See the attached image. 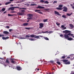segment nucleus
<instances>
[{
    "label": "nucleus",
    "mask_w": 74,
    "mask_h": 74,
    "mask_svg": "<svg viewBox=\"0 0 74 74\" xmlns=\"http://www.w3.org/2000/svg\"><path fill=\"white\" fill-rule=\"evenodd\" d=\"M68 61L69 60H63V62L64 63V64H70V61L68 62Z\"/></svg>",
    "instance_id": "obj_1"
},
{
    "label": "nucleus",
    "mask_w": 74,
    "mask_h": 74,
    "mask_svg": "<svg viewBox=\"0 0 74 74\" xmlns=\"http://www.w3.org/2000/svg\"><path fill=\"white\" fill-rule=\"evenodd\" d=\"M25 10H21L20 11V12H18L17 13V14L18 15H24V14H25V12H25Z\"/></svg>",
    "instance_id": "obj_2"
},
{
    "label": "nucleus",
    "mask_w": 74,
    "mask_h": 74,
    "mask_svg": "<svg viewBox=\"0 0 74 74\" xmlns=\"http://www.w3.org/2000/svg\"><path fill=\"white\" fill-rule=\"evenodd\" d=\"M30 37H34V38L37 39L40 38H39L40 37L39 36H37L36 35H34L33 34L30 35Z\"/></svg>",
    "instance_id": "obj_3"
},
{
    "label": "nucleus",
    "mask_w": 74,
    "mask_h": 74,
    "mask_svg": "<svg viewBox=\"0 0 74 74\" xmlns=\"http://www.w3.org/2000/svg\"><path fill=\"white\" fill-rule=\"evenodd\" d=\"M11 62L12 64H15V59L14 58H12L10 59Z\"/></svg>",
    "instance_id": "obj_4"
},
{
    "label": "nucleus",
    "mask_w": 74,
    "mask_h": 74,
    "mask_svg": "<svg viewBox=\"0 0 74 74\" xmlns=\"http://www.w3.org/2000/svg\"><path fill=\"white\" fill-rule=\"evenodd\" d=\"M63 32L64 33H65V34H68V33H71V32L70 31L68 30H65V31H63Z\"/></svg>",
    "instance_id": "obj_5"
},
{
    "label": "nucleus",
    "mask_w": 74,
    "mask_h": 74,
    "mask_svg": "<svg viewBox=\"0 0 74 74\" xmlns=\"http://www.w3.org/2000/svg\"><path fill=\"white\" fill-rule=\"evenodd\" d=\"M39 11H41V10H36L35 11V12H38V13H39V14H42L43 13L42 12H39Z\"/></svg>",
    "instance_id": "obj_6"
},
{
    "label": "nucleus",
    "mask_w": 74,
    "mask_h": 74,
    "mask_svg": "<svg viewBox=\"0 0 74 74\" xmlns=\"http://www.w3.org/2000/svg\"><path fill=\"white\" fill-rule=\"evenodd\" d=\"M10 61H9V60H8V59H6V62L5 63L4 65L5 66H6V65H7V64H5V63L6 64H10Z\"/></svg>",
    "instance_id": "obj_7"
},
{
    "label": "nucleus",
    "mask_w": 74,
    "mask_h": 74,
    "mask_svg": "<svg viewBox=\"0 0 74 74\" xmlns=\"http://www.w3.org/2000/svg\"><path fill=\"white\" fill-rule=\"evenodd\" d=\"M39 28H42L43 27V26H44V24L42 23H39Z\"/></svg>",
    "instance_id": "obj_8"
},
{
    "label": "nucleus",
    "mask_w": 74,
    "mask_h": 74,
    "mask_svg": "<svg viewBox=\"0 0 74 74\" xmlns=\"http://www.w3.org/2000/svg\"><path fill=\"white\" fill-rule=\"evenodd\" d=\"M64 9L63 10V11H64V12H67V7H63Z\"/></svg>",
    "instance_id": "obj_9"
},
{
    "label": "nucleus",
    "mask_w": 74,
    "mask_h": 74,
    "mask_svg": "<svg viewBox=\"0 0 74 74\" xmlns=\"http://www.w3.org/2000/svg\"><path fill=\"white\" fill-rule=\"evenodd\" d=\"M65 38H68L69 37V35H68V34H64V37Z\"/></svg>",
    "instance_id": "obj_10"
},
{
    "label": "nucleus",
    "mask_w": 74,
    "mask_h": 74,
    "mask_svg": "<svg viewBox=\"0 0 74 74\" xmlns=\"http://www.w3.org/2000/svg\"><path fill=\"white\" fill-rule=\"evenodd\" d=\"M54 14H56V15H60V14H59V12L56 11H54Z\"/></svg>",
    "instance_id": "obj_11"
},
{
    "label": "nucleus",
    "mask_w": 74,
    "mask_h": 74,
    "mask_svg": "<svg viewBox=\"0 0 74 74\" xmlns=\"http://www.w3.org/2000/svg\"><path fill=\"white\" fill-rule=\"evenodd\" d=\"M15 7H11L9 8L8 10H11L12 11H13V10H15Z\"/></svg>",
    "instance_id": "obj_12"
},
{
    "label": "nucleus",
    "mask_w": 74,
    "mask_h": 74,
    "mask_svg": "<svg viewBox=\"0 0 74 74\" xmlns=\"http://www.w3.org/2000/svg\"><path fill=\"white\" fill-rule=\"evenodd\" d=\"M16 69L18 70H22V68L19 66H18L16 67Z\"/></svg>",
    "instance_id": "obj_13"
},
{
    "label": "nucleus",
    "mask_w": 74,
    "mask_h": 74,
    "mask_svg": "<svg viewBox=\"0 0 74 74\" xmlns=\"http://www.w3.org/2000/svg\"><path fill=\"white\" fill-rule=\"evenodd\" d=\"M37 8H44V7L41 6H38Z\"/></svg>",
    "instance_id": "obj_14"
},
{
    "label": "nucleus",
    "mask_w": 74,
    "mask_h": 74,
    "mask_svg": "<svg viewBox=\"0 0 74 74\" xmlns=\"http://www.w3.org/2000/svg\"><path fill=\"white\" fill-rule=\"evenodd\" d=\"M69 26L70 27H71V29H73V28H74V25H73L72 24H70L69 25Z\"/></svg>",
    "instance_id": "obj_15"
},
{
    "label": "nucleus",
    "mask_w": 74,
    "mask_h": 74,
    "mask_svg": "<svg viewBox=\"0 0 74 74\" xmlns=\"http://www.w3.org/2000/svg\"><path fill=\"white\" fill-rule=\"evenodd\" d=\"M67 40H69V41H71V40H74V39H73L72 38H69V37L68 38Z\"/></svg>",
    "instance_id": "obj_16"
},
{
    "label": "nucleus",
    "mask_w": 74,
    "mask_h": 74,
    "mask_svg": "<svg viewBox=\"0 0 74 74\" xmlns=\"http://www.w3.org/2000/svg\"><path fill=\"white\" fill-rule=\"evenodd\" d=\"M2 38L3 40H7V39H8L9 37H6V38L5 37H2Z\"/></svg>",
    "instance_id": "obj_17"
},
{
    "label": "nucleus",
    "mask_w": 74,
    "mask_h": 74,
    "mask_svg": "<svg viewBox=\"0 0 74 74\" xmlns=\"http://www.w3.org/2000/svg\"><path fill=\"white\" fill-rule=\"evenodd\" d=\"M3 33L4 34H9V32L7 31H4Z\"/></svg>",
    "instance_id": "obj_18"
},
{
    "label": "nucleus",
    "mask_w": 74,
    "mask_h": 74,
    "mask_svg": "<svg viewBox=\"0 0 74 74\" xmlns=\"http://www.w3.org/2000/svg\"><path fill=\"white\" fill-rule=\"evenodd\" d=\"M48 32V31H47L45 32H44L43 31H42L41 32H42V33H51V31L49 32L48 33L47 32Z\"/></svg>",
    "instance_id": "obj_19"
},
{
    "label": "nucleus",
    "mask_w": 74,
    "mask_h": 74,
    "mask_svg": "<svg viewBox=\"0 0 74 74\" xmlns=\"http://www.w3.org/2000/svg\"><path fill=\"white\" fill-rule=\"evenodd\" d=\"M23 25L24 26H27L28 25V23H23Z\"/></svg>",
    "instance_id": "obj_20"
},
{
    "label": "nucleus",
    "mask_w": 74,
    "mask_h": 74,
    "mask_svg": "<svg viewBox=\"0 0 74 74\" xmlns=\"http://www.w3.org/2000/svg\"><path fill=\"white\" fill-rule=\"evenodd\" d=\"M5 10V8H3L0 11V12H2V11H4Z\"/></svg>",
    "instance_id": "obj_21"
},
{
    "label": "nucleus",
    "mask_w": 74,
    "mask_h": 74,
    "mask_svg": "<svg viewBox=\"0 0 74 74\" xmlns=\"http://www.w3.org/2000/svg\"><path fill=\"white\" fill-rule=\"evenodd\" d=\"M10 3H11V2H6L5 3V5H8V4H10Z\"/></svg>",
    "instance_id": "obj_22"
},
{
    "label": "nucleus",
    "mask_w": 74,
    "mask_h": 74,
    "mask_svg": "<svg viewBox=\"0 0 74 74\" xmlns=\"http://www.w3.org/2000/svg\"><path fill=\"white\" fill-rule=\"evenodd\" d=\"M72 14H73V13H71L70 14L69 13H67L66 15H68V16H71Z\"/></svg>",
    "instance_id": "obj_23"
},
{
    "label": "nucleus",
    "mask_w": 74,
    "mask_h": 74,
    "mask_svg": "<svg viewBox=\"0 0 74 74\" xmlns=\"http://www.w3.org/2000/svg\"><path fill=\"white\" fill-rule=\"evenodd\" d=\"M56 9L58 10H62V8H56Z\"/></svg>",
    "instance_id": "obj_24"
},
{
    "label": "nucleus",
    "mask_w": 74,
    "mask_h": 74,
    "mask_svg": "<svg viewBox=\"0 0 74 74\" xmlns=\"http://www.w3.org/2000/svg\"><path fill=\"white\" fill-rule=\"evenodd\" d=\"M68 36H73V34L71 33H69L68 34Z\"/></svg>",
    "instance_id": "obj_25"
},
{
    "label": "nucleus",
    "mask_w": 74,
    "mask_h": 74,
    "mask_svg": "<svg viewBox=\"0 0 74 74\" xmlns=\"http://www.w3.org/2000/svg\"><path fill=\"white\" fill-rule=\"evenodd\" d=\"M62 16L63 17V18H67V17H66V16L64 14Z\"/></svg>",
    "instance_id": "obj_26"
},
{
    "label": "nucleus",
    "mask_w": 74,
    "mask_h": 74,
    "mask_svg": "<svg viewBox=\"0 0 74 74\" xmlns=\"http://www.w3.org/2000/svg\"><path fill=\"white\" fill-rule=\"evenodd\" d=\"M56 63H57V64H59V65H60V64H61V63H60V62L59 61L57 62Z\"/></svg>",
    "instance_id": "obj_27"
},
{
    "label": "nucleus",
    "mask_w": 74,
    "mask_h": 74,
    "mask_svg": "<svg viewBox=\"0 0 74 74\" xmlns=\"http://www.w3.org/2000/svg\"><path fill=\"white\" fill-rule=\"evenodd\" d=\"M44 3L45 4H48L49 3V2L47 1H45Z\"/></svg>",
    "instance_id": "obj_28"
},
{
    "label": "nucleus",
    "mask_w": 74,
    "mask_h": 74,
    "mask_svg": "<svg viewBox=\"0 0 74 74\" xmlns=\"http://www.w3.org/2000/svg\"><path fill=\"white\" fill-rule=\"evenodd\" d=\"M44 38L46 40H49V38L47 37H44Z\"/></svg>",
    "instance_id": "obj_29"
},
{
    "label": "nucleus",
    "mask_w": 74,
    "mask_h": 74,
    "mask_svg": "<svg viewBox=\"0 0 74 74\" xmlns=\"http://www.w3.org/2000/svg\"><path fill=\"white\" fill-rule=\"evenodd\" d=\"M8 15L9 16H14V15H11L10 14H8Z\"/></svg>",
    "instance_id": "obj_30"
},
{
    "label": "nucleus",
    "mask_w": 74,
    "mask_h": 74,
    "mask_svg": "<svg viewBox=\"0 0 74 74\" xmlns=\"http://www.w3.org/2000/svg\"><path fill=\"white\" fill-rule=\"evenodd\" d=\"M47 21H48L47 19H44L43 20V22H47Z\"/></svg>",
    "instance_id": "obj_31"
},
{
    "label": "nucleus",
    "mask_w": 74,
    "mask_h": 74,
    "mask_svg": "<svg viewBox=\"0 0 74 74\" xmlns=\"http://www.w3.org/2000/svg\"><path fill=\"white\" fill-rule=\"evenodd\" d=\"M28 16L29 17H32L33 16L32 15V14H28Z\"/></svg>",
    "instance_id": "obj_32"
},
{
    "label": "nucleus",
    "mask_w": 74,
    "mask_h": 74,
    "mask_svg": "<svg viewBox=\"0 0 74 74\" xmlns=\"http://www.w3.org/2000/svg\"><path fill=\"white\" fill-rule=\"evenodd\" d=\"M40 3H44L45 1H44V0H41L40 1Z\"/></svg>",
    "instance_id": "obj_33"
},
{
    "label": "nucleus",
    "mask_w": 74,
    "mask_h": 74,
    "mask_svg": "<svg viewBox=\"0 0 74 74\" xmlns=\"http://www.w3.org/2000/svg\"><path fill=\"white\" fill-rule=\"evenodd\" d=\"M45 11H49V10H50V9L49 8H48L46 9H45Z\"/></svg>",
    "instance_id": "obj_34"
},
{
    "label": "nucleus",
    "mask_w": 74,
    "mask_h": 74,
    "mask_svg": "<svg viewBox=\"0 0 74 74\" xmlns=\"http://www.w3.org/2000/svg\"><path fill=\"white\" fill-rule=\"evenodd\" d=\"M25 29H27V30H29L30 29V27H25Z\"/></svg>",
    "instance_id": "obj_35"
},
{
    "label": "nucleus",
    "mask_w": 74,
    "mask_h": 74,
    "mask_svg": "<svg viewBox=\"0 0 74 74\" xmlns=\"http://www.w3.org/2000/svg\"><path fill=\"white\" fill-rule=\"evenodd\" d=\"M70 5L71 7H72V8L74 9V6H73V5L72 4H71Z\"/></svg>",
    "instance_id": "obj_36"
},
{
    "label": "nucleus",
    "mask_w": 74,
    "mask_h": 74,
    "mask_svg": "<svg viewBox=\"0 0 74 74\" xmlns=\"http://www.w3.org/2000/svg\"><path fill=\"white\" fill-rule=\"evenodd\" d=\"M22 9H23V10H26V8H19L20 10H21Z\"/></svg>",
    "instance_id": "obj_37"
},
{
    "label": "nucleus",
    "mask_w": 74,
    "mask_h": 74,
    "mask_svg": "<svg viewBox=\"0 0 74 74\" xmlns=\"http://www.w3.org/2000/svg\"><path fill=\"white\" fill-rule=\"evenodd\" d=\"M11 13H16V12L15 11H12L10 12Z\"/></svg>",
    "instance_id": "obj_38"
},
{
    "label": "nucleus",
    "mask_w": 74,
    "mask_h": 74,
    "mask_svg": "<svg viewBox=\"0 0 74 74\" xmlns=\"http://www.w3.org/2000/svg\"><path fill=\"white\" fill-rule=\"evenodd\" d=\"M29 40H30V41H34V39H33L32 38H29Z\"/></svg>",
    "instance_id": "obj_39"
},
{
    "label": "nucleus",
    "mask_w": 74,
    "mask_h": 74,
    "mask_svg": "<svg viewBox=\"0 0 74 74\" xmlns=\"http://www.w3.org/2000/svg\"><path fill=\"white\" fill-rule=\"evenodd\" d=\"M59 7H60V8H62V7H63V5H59Z\"/></svg>",
    "instance_id": "obj_40"
},
{
    "label": "nucleus",
    "mask_w": 74,
    "mask_h": 74,
    "mask_svg": "<svg viewBox=\"0 0 74 74\" xmlns=\"http://www.w3.org/2000/svg\"><path fill=\"white\" fill-rule=\"evenodd\" d=\"M62 59H64L65 58H66V56H62Z\"/></svg>",
    "instance_id": "obj_41"
},
{
    "label": "nucleus",
    "mask_w": 74,
    "mask_h": 74,
    "mask_svg": "<svg viewBox=\"0 0 74 74\" xmlns=\"http://www.w3.org/2000/svg\"><path fill=\"white\" fill-rule=\"evenodd\" d=\"M60 37H62V38L64 37L63 35L62 34L60 35Z\"/></svg>",
    "instance_id": "obj_42"
},
{
    "label": "nucleus",
    "mask_w": 74,
    "mask_h": 74,
    "mask_svg": "<svg viewBox=\"0 0 74 74\" xmlns=\"http://www.w3.org/2000/svg\"><path fill=\"white\" fill-rule=\"evenodd\" d=\"M56 25H60V23H58V22H57L56 23Z\"/></svg>",
    "instance_id": "obj_43"
},
{
    "label": "nucleus",
    "mask_w": 74,
    "mask_h": 74,
    "mask_svg": "<svg viewBox=\"0 0 74 74\" xmlns=\"http://www.w3.org/2000/svg\"><path fill=\"white\" fill-rule=\"evenodd\" d=\"M3 36H4V35H1V34H0V37H3Z\"/></svg>",
    "instance_id": "obj_44"
},
{
    "label": "nucleus",
    "mask_w": 74,
    "mask_h": 74,
    "mask_svg": "<svg viewBox=\"0 0 74 74\" xmlns=\"http://www.w3.org/2000/svg\"><path fill=\"white\" fill-rule=\"evenodd\" d=\"M26 37H30V35L29 36V35H26Z\"/></svg>",
    "instance_id": "obj_45"
},
{
    "label": "nucleus",
    "mask_w": 74,
    "mask_h": 74,
    "mask_svg": "<svg viewBox=\"0 0 74 74\" xmlns=\"http://www.w3.org/2000/svg\"><path fill=\"white\" fill-rule=\"evenodd\" d=\"M61 27H62V28H63L64 27V25H62L61 26Z\"/></svg>",
    "instance_id": "obj_46"
},
{
    "label": "nucleus",
    "mask_w": 74,
    "mask_h": 74,
    "mask_svg": "<svg viewBox=\"0 0 74 74\" xmlns=\"http://www.w3.org/2000/svg\"><path fill=\"white\" fill-rule=\"evenodd\" d=\"M9 31L10 32H11L12 31V29H9Z\"/></svg>",
    "instance_id": "obj_47"
},
{
    "label": "nucleus",
    "mask_w": 74,
    "mask_h": 74,
    "mask_svg": "<svg viewBox=\"0 0 74 74\" xmlns=\"http://www.w3.org/2000/svg\"><path fill=\"white\" fill-rule=\"evenodd\" d=\"M30 5L31 6H32V5H35V4H31Z\"/></svg>",
    "instance_id": "obj_48"
},
{
    "label": "nucleus",
    "mask_w": 74,
    "mask_h": 74,
    "mask_svg": "<svg viewBox=\"0 0 74 74\" xmlns=\"http://www.w3.org/2000/svg\"><path fill=\"white\" fill-rule=\"evenodd\" d=\"M67 29V28L66 27H65L64 28L62 29V30H64L65 29Z\"/></svg>",
    "instance_id": "obj_49"
},
{
    "label": "nucleus",
    "mask_w": 74,
    "mask_h": 74,
    "mask_svg": "<svg viewBox=\"0 0 74 74\" xmlns=\"http://www.w3.org/2000/svg\"><path fill=\"white\" fill-rule=\"evenodd\" d=\"M6 28L8 29H9V28H10V27L9 26H6Z\"/></svg>",
    "instance_id": "obj_50"
},
{
    "label": "nucleus",
    "mask_w": 74,
    "mask_h": 74,
    "mask_svg": "<svg viewBox=\"0 0 74 74\" xmlns=\"http://www.w3.org/2000/svg\"><path fill=\"white\" fill-rule=\"evenodd\" d=\"M14 8H19V7H14Z\"/></svg>",
    "instance_id": "obj_51"
},
{
    "label": "nucleus",
    "mask_w": 74,
    "mask_h": 74,
    "mask_svg": "<svg viewBox=\"0 0 74 74\" xmlns=\"http://www.w3.org/2000/svg\"><path fill=\"white\" fill-rule=\"evenodd\" d=\"M57 3V1H54L53 2L54 3Z\"/></svg>",
    "instance_id": "obj_52"
},
{
    "label": "nucleus",
    "mask_w": 74,
    "mask_h": 74,
    "mask_svg": "<svg viewBox=\"0 0 74 74\" xmlns=\"http://www.w3.org/2000/svg\"><path fill=\"white\" fill-rule=\"evenodd\" d=\"M7 12V11H5V12H4L3 13V14H5Z\"/></svg>",
    "instance_id": "obj_53"
},
{
    "label": "nucleus",
    "mask_w": 74,
    "mask_h": 74,
    "mask_svg": "<svg viewBox=\"0 0 74 74\" xmlns=\"http://www.w3.org/2000/svg\"><path fill=\"white\" fill-rule=\"evenodd\" d=\"M50 62L51 63H53V61H50Z\"/></svg>",
    "instance_id": "obj_54"
},
{
    "label": "nucleus",
    "mask_w": 74,
    "mask_h": 74,
    "mask_svg": "<svg viewBox=\"0 0 74 74\" xmlns=\"http://www.w3.org/2000/svg\"><path fill=\"white\" fill-rule=\"evenodd\" d=\"M10 1H14V0H10Z\"/></svg>",
    "instance_id": "obj_55"
},
{
    "label": "nucleus",
    "mask_w": 74,
    "mask_h": 74,
    "mask_svg": "<svg viewBox=\"0 0 74 74\" xmlns=\"http://www.w3.org/2000/svg\"><path fill=\"white\" fill-rule=\"evenodd\" d=\"M13 37H16V36H15V35H13Z\"/></svg>",
    "instance_id": "obj_56"
},
{
    "label": "nucleus",
    "mask_w": 74,
    "mask_h": 74,
    "mask_svg": "<svg viewBox=\"0 0 74 74\" xmlns=\"http://www.w3.org/2000/svg\"><path fill=\"white\" fill-rule=\"evenodd\" d=\"M31 17L30 18H27L28 19H31Z\"/></svg>",
    "instance_id": "obj_57"
},
{
    "label": "nucleus",
    "mask_w": 74,
    "mask_h": 74,
    "mask_svg": "<svg viewBox=\"0 0 74 74\" xmlns=\"http://www.w3.org/2000/svg\"><path fill=\"white\" fill-rule=\"evenodd\" d=\"M37 70H38V71H39V70H40V69H37Z\"/></svg>",
    "instance_id": "obj_58"
},
{
    "label": "nucleus",
    "mask_w": 74,
    "mask_h": 74,
    "mask_svg": "<svg viewBox=\"0 0 74 74\" xmlns=\"http://www.w3.org/2000/svg\"><path fill=\"white\" fill-rule=\"evenodd\" d=\"M67 58H68L69 59H70V57H67Z\"/></svg>",
    "instance_id": "obj_59"
},
{
    "label": "nucleus",
    "mask_w": 74,
    "mask_h": 74,
    "mask_svg": "<svg viewBox=\"0 0 74 74\" xmlns=\"http://www.w3.org/2000/svg\"><path fill=\"white\" fill-rule=\"evenodd\" d=\"M29 22V20H28V21H27V22Z\"/></svg>",
    "instance_id": "obj_60"
},
{
    "label": "nucleus",
    "mask_w": 74,
    "mask_h": 74,
    "mask_svg": "<svg viewBox=\"0 0 74 74\" xmlns=\"http://www.w3.org/2000/svg\"><path fill=\"white\" fill-rule=\"evenodd\" d=\"M71 74H74V72L73 73H72Z\"/></svg>",
    "instance_id": "obj_61"
},
{
    "label": "nucleus",
    "mask_w": 74,
    "mask_h": 74,
    "mask_svg": "<svg viewBox=\"0 0 74 74\" xmlns=\"http://www.w3.org/2000/svg\"><path fill=\"white\" fill-rule=\"evenodd\" d=\"M55 70V69L53 68V70Z\"/></svg>",
    "instance_id": "obj_62"
},
{
    "label": "nucleus",
    "mask_w": 74,
    "mask_h": 74,
    "mask_svg": "<svg viewBox=\"0 0 74 74\" xmlns=\"http://www.w3.org/2000/svg\"><path fill=\"white\" fill-rule=\"evenodd\" d=\"M72 37H73V38H74V36H73Z\"/></svg>",
    "instance_id": "obj_63"
},
{
    "label": "nucleus",
    "mask_w": 74,
    "mask_h": 74,
    "mask_svg": "<svg viewBox=\"0 0 74 74\" xmlns=\"http://www.w3.org/2000/svg\"><path fill=\"white\" fill-rule=\"evenodd\" d=\"M49 74H51V73H49Z\"/></svg>",
    "instance_id": "obj_64"
}]
</instances>
